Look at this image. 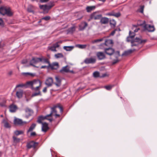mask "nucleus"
<instances>
[{
    "label": "nucleus",
    "instance_id": "obj_5",
    "mask_svg": "<svg viewBox=\"0 0 157 157\" xmlns=\"http://www.w3.org/2000/svg\"><path fill=\"white\" fill-rule=\"evenodd\" d=\"M41 57L40 58L33 57L32 60L30 61V65L33 66L34 67H36V66L34 65V64H36L39 62H41Z\"/></svg>",
    "mask_w": 157,
    "mask_h": 157
},
{
    "label": "nucleus",
    "instance_id": "obj_34",
    "mask_svg": "<svg viewBox=\"0 0 157 157\" xmlns=\"http://www.w3.org/2000/svg\"><path fill=\"white\" fill-rule=\"evenodd\" d=\"M22 74L25 76H27L28 75H30L31 76L33 77L34 76V75L31 73L29 72H24L22 73Z\"/></svg>",
    "mask_w": 157,
    "mask_h": 157
},
{
    "label": "nucleus",
    "instance_id": "obj_25",
    "mask_svg": "<svg viewBox=\"0 0 157 157\" xmlns=\"http://www.w3.org/2000/svg\"><path fill=\"white\" fill-rule=\"evenodd\" d=\"M55 6V2L53 1L50 2L48 5H45L46 10H50L52 7Z\"/></svg>",
    "mask_w": 157,
    "mask_h": 157
},
{
    "label": "nucleus",
    "instance_id": "obj_31",
    "mask_svg": "<svg viewBox=\"0 0 157 157\" xmlns=\"http://www.w3.org/2000/svg\"><path fill=\"white\" fill-rule=\"evenodd\" d=\"M87 45L86 44H78L76 45V47L80 49H84L86 48Z\"/></svg>",
    "mask_w": 157,
    "mask_h": 157
},
{
    "label": "nucleus",
    "instance_id": "obj_40",
    "mask_svg": "<svg viewBox=\"0 0 157 157\" xmlns=\"http://www.w3.org/2000/svg\"><path fill=\"white\" fill-rule=\"evenodd\" d=\"M110 25H112L114 26H115L116 24V22L114 19L110 20Z\"/></svg>",
    "mask_w": 157,
    "mask_h": 157
},
{
    "label": "nucleus",
    "instance_id": "obj_62",
    "mask_svg": "<svg viewBox=\"0 0 157 157\" xmlns=\"http://www.w3.org/2000/svg\"><path fill=\"white\" fill-rule=\"evenodd\" d=\"M102 40V39H98V40H95V42H98V41H101Z\"/></svg>",
    "mask_w": 157,
    "mask_h": 157
},
{
    "label": "nucleus",
    "instance_id": "obj_2",
    "mask_svg": "<svg viewBox=\"0 0 157 157\" xmlns=\"http://www.w3.org/2000/svg\"><path fill=\"white\" fill-rule=\"evenodd\" d=\"M41 62L48 64V67H50V69L52 70H57L59 67V64L57 62H53L51 64L49 59L44 56L41 57Z\"/></svg>",
    "mask_w": 157,
    "mask_h": 157
},
{
    "label": "nucleus",
    "instance_id": "obj_22",
    "mask_svg": "<svg viewBox=\"0 0 157 157\" xmlns=\"http://www.w3.org/2000/svg\"><path fill=\"white\" fill-rule=\"evenodd\" d=\"M88 26V24L86 22H84L82 23V25H79V29L80 31H82L84 30Z\"/></svg>",
    "mask_w": 157,
    "mask_h": 157
},
{
    "label": "nucleus",
    "instance_id": "obj_38",
    "mask_svg": "<svg viewBox=\"0 0 157 157\" xmlns=\"http://www.w3.org/2000/svg\"><path fill=\"white\" fill-rule=\"evenodd\" d=\"M15 134L17 136H18L20 134H22L23 133V132L22 131H16L15 132Z\"/></svg>",
    "mask_w": 157,
    "mask_h": 157
},
{
    "label": "nucleus",
    "instance_id": "obj_30",
    "mask_svg": "<svg viewBox=\"0 0 157 157\" xmlns=\"http://www.w3.org/2000/svg\"><path fill=\"white\" fill-rule=\"evenodd\" d=\"M63 48L66 51H70L74 48V47L73 46H64Z\"/></svg>",
    "mask_w": 157,
    "mask_h": 157
},
{
    "label": "nucleus",
    "instance_id": "obj_55",
    "mask_svg": "<svg viewBox=\"0 0 157 157\" xmlns=\"http://www.w3.org/2000/svg\"><path fill=\"white\" fill-rule=\"evenodd\" d=\"M48 87L47 86V87H45L43 89V91H42L44 93H45L47 92V88Z\"/></svg>",
    "mask_w": 157,
    "mask_h": 157
},
{
    "label": "nucleus",
    "instance_id": "obj_49",
    "mask_svg": "<svg viewBox=\"0 0 157 157\" xmlns=\"http://www.w3.org/2000/svg\"><path fill=\"white\" fill-rule=\"evenodd\" d=\"M116 31H117V29H115L114 30H113V31H112L110 34L109 36H113L114 35V34H115V32Z\"/></svg>",
    "mask_w": 157,
    "mask_h": 157
},
{
    "label": "nucleus",
    "instance_id": "obj_52",
    "mask_svg": "<svg viewBox=\"0 0 157 157\" xmlns=\"http://www.w3.org/2000/svg\"><path fill=\"white\" fill-rule=\"evenodd\" d=\"M136 25H134L133 26V29H134V28H136ZM140 29L139 28H137V29H136V28L134 30V32H138V31Z\"/></svg>",
    "mask_w": 157,
    "mask_h": 157
},
{
    "label": "nucleus",
    "instance_id": "obj_64",
    "mask_svg": "<svg viewBox=\"0 0 157 157\" xmlns=\"http://www.w3.org/2000/svg\"><path fill=\"white\" fill-rule=\"evenodd\" d=\"M2 155V151H0V157H1Z\"/></svg>",
    "mask_w": 157,
    "mask_h": 157
},
{
    "label": "nucleus",
    "instance_id": "obj_50",
    "mask_svg": "<svg viewBox=\"0 0 157 157\" xmlns=\"http://www.w3.org/2000/svg\"><path fill=\"white\" fill-rule=\"evenodd\" d=\"M147 39L144 40H141L140 44H144L147 41Z\"/></svg>",
    "mask_w": 157,
    "mask_h": 157
},
{
    "label": "nucleus",
    "instance_id": "obj_18",
    "mask_svg": "<svg viewBox=\"0 0 157 157\" xmlns=\"http://www.w3.org/2000/svg\"><path fill=\"white\" fill-rule=\"evenodd\" d=\"M136 50L135 49H129L125 51L121 55L122 56H127L132 54Z\"/></svg>",
    "mask_w": 157,
    "mask_h": 157
},
{
    "label": "nucleus",
    "instance_id": "obj_10",
    "mask_svg": "<svg viewBox=\"0 0 157 157\" xmlns=\"http://www.w3.org/2000/svg\"><path fill=\"white\" fill-rule=\"evenodd\" d=\"M104 50L105 52L107 55L109 56L112 55L114 53L115 51L112 48H105Z\"/></svg>",
    "mask_w": 157,
    "mask_h": 157
},
{
    "label": "nucleus",
    "instance_id": "obj_43",
    "mask_svg": "<svg viewBox=\"0 0 157 157\" xmlns=\"http://www.w3.org/2000/svg\"><path fill=\"white\" fill-rule=\"evenodd\" d=\"M144 6H141L140 8L139 9V11L141 13H143Z\"/></svg>",
    "mask_w": 157,
    "mask_h": 157
},
{
    "label": "nucleus",
    "instance_id": "obj_15",
    "mask_svg": "<svg viewBox=\"0 0 157 157\" xmlns=\"http://www.w3.org/2000/svg\"><path fill=\"white\" fill-rule=\"evenodd\" d=\"M105 15L106 16H114L116 17H118L121 16V13L119 12L115 13L113 11L106 13Z\"/></svg>",
    "mask_w": 157,
    "mask_h": 157
},
{
    "label": "nucleus",
    "instance_id": "obj_59",
    "mask_svg": "<svg viewBox=\"0 0 157 157\" xmlns=\"http://www.w3.org/2000/svg\"><path fill=\"white\" fill-rule=\"evenodd\" d=\"M70 29L73 31H74L75 30V27H72L70 28Z\"/></svg>",
    "mask_w": 157,
    "mask_h": 157
},
{
    "label": "nucleus",
    "instance_id": "obj_26",
    "mask_svg": "<svg viewBox=\"0 0 157 157\" xmlns=\"http://www.w3.org/2000/svg\"><path fill=\"white\" fill-rule=\"evenodd\" d=\"M23 93V92L22 90H20L19 91H17L16 93V95L18 98H21L22 97Z\"/></svg>",
    "mask_w": 157,
    "mask_h": 157
},
{
    "label": "nucleus",
    "instance_id": "obj_60",
    "mask_svg": "<svg viewBox=\"0 0 157 157\" xmlns=\"http://www.w3.org/2000/svg\"><path fill=\"white\" fill-rule=\"evenodd\" d=\"M48 1H49L48 0H40V1L41 2H48Z\"/></svg>",
    "mask_w": 157,
    "mask_h": 157
},
{
    "label": "nucleus",
    "instance_id": "obj_54",
    "mask_svg": "<svg viewBox=\"0 0 157 157\" xmlns=\"http://www.w3.org/2000/svg\"><path fill=\"white\" fill-rule=\"evenodd\" d=\"M4 25L3 21L2 18H0V25Z\"/></svg>",
    "mask_w": 157,
    "mask_h": 157
},
{
    "label": "nucleus",
    "instance_id": "obj_35",
    "mask_svg": "<svg viewBox=\"0 0 157 157\" xmlns=\"http://www.w3.org/2000/svg\"><path fill=\"white\" fill-rule=\"evenodd\" d=\"M135 35V33L133 32H132L131 31H130L129 32V36L131 38H133L134 37Z\"/></svg>",
    "mask_w": 157,
    "mask_h": 157
},
{
    "label": "nucleus",
    "instance_id": "obj_48",
    "mask_svg": "<svg viewBox=\"0 0 157 157\" xmlns=\"http://www.w3.org/2000/svg\"><path fill=\"white\" fill-rule=\"evenodd\" d=\"M4 126L6 128H9L10 127V125L7 122L5 123Z\"/></svg>",
    "mask_w": 157,
    "mask_h": 157
},
{
    "label": "nucleus",
    "instance_id": "obj_28",
    "mask_svg": "<svg viewBox=\"0 0 157 157\" xmlns=\"http://www.w3.org/2000/svg\"><path fill=\"white\" fill-rule=\"evenodd\" d=\"M67 66H66L63 67L62 69L60 70V72L61 73L68 72L69 71L68 69L67 68Z\"/></svg>",
    "mask_w": 157,
    "mask_h": 157
},
{
    "label": "nucleus",
    "instance_id": "obj_29",
    "mask_svg": "<svg viewBox=\"0 0 157 157\" xmlns=\"http://www.w3.org/2000/svg\"><path fill=\"white\" fill-rule=\"evenodd\" d=\"M36 124L33 123L30 126L28 130L27 131V132L32 131L35 128L36 126Z\"/></svg>",
    "mask_w": 157,
    "mask_h": 157
},
{
    "label": "nucleus",
    "instance_id": "obj_47",
    "mask_svg": "<svg viewBox=\"0 0 157 157\" xmlns=\"http://www.w3.org/2000/svg\"><path fill=\"white\" fill-rule=\"evenodd\" d=\"M49 49L52 51L56 52L57 51V50L56 49V48L54 46L51 47L49 48Z\"/></svg>",
    "mask_w": 157,
    "mask_h": 157
},
{
    "label": "nucleus",
    "instance_id": "obj_37",
    "mask_svg": "<svg viewBox=\"0 0 157 157\" xmlns=\"http://www.w3.org/2000/svg\"><path fill=\"white\" fill-rule=\"evenodd\" d=\"M13 141L17 143L18 142L20 141V139L18 138H17L16 137L14 136L13 137Z\"/></svg>",
    "mask_w": 157,
    "mask_h": 157
},
{
    "label": "nucleus",
    "instance_id": "obj_46",
    "mask_svg": "<svg viewBox=\"0 0 157 157\" xmlns=\"http://www.w3.org/2000/svg\"><path fill=\"white\" fill-rule=\"evenodd\" d=\"M141 40V39L140 38L136 37L135 38V39L134 40H135L136 42H137L138 43V44H140V42Z\"/></svg>",
    "mask_w": 157,
    "mask_h": 157
},
{
    "label": "nucleus",
    "instance_id": "obj_9",
    "mask_svg": "<svg viewBox=\"0 0 157 157\" xmlns=\"http://www.w3.org/2000/svg\"><path fill=\"white\" fill-rule=\"evenodd\" d=\"M144 29L149 32H154L155 30V28L154 26L150 25L145 24L144 26Z\"/></svg>",
    "mask_w": 157,
    "mask_h": 157
},
{
    "label": "nucleus",
    "instance_id": "obj_4",
    "mask_svg": "<svg viewBox=\"0 0 157 157\" xmlns=\"http://www.w3.org/2000/svg\"><path fill=\"white\" fill-rule=\"evenodd\" d=\"M102 16L101 14H98L96 12H95L90 14V18L89 19L88 21H90L92 19L95 20H99L101 19Z\"/></svg>",
    "mask_w": 157,
    "mask_h": 157
},
{
    "label": "nucleus",
    "instance_id": "obj_21",
    "mask_svg": "<svg viewBox=\"0 0 157 157\" xmlns=\"http://www.w3.org/2000/svg\"><path fill=\"white\" fill-rule=\"evenodd\" d=\"M10 111L12 113L16 111L17 109V106L13 104H12L9 106Z\"/></svg>",
    "mask_w": 157,
    "mask_h": 157
},
{
    "label": "nucleus",
    "instance_id": "obj_44",
    "mask_svg": "<svg viewBox=\"0 0 157 157\" xmlns=\"http://www.w3.org/2000/svg\"><path fill=\"white\" fill-rule=\"evenodd\" d=\"M26 86V84H18L16 86L15 88L20 87H23L24 86Z\"/></svg>",
    "mask_w": 157,
    "mask_h": 157
},
{
    "label": "nucleus",
    "instance_id": "obj_45",
    "mask_svg": "<svg viewBox=\"0 0 157 157\" xmlns=\"http://www.w3.org/2000/svg\"><path fill=\"white\" fill-rule=\"evenodd\" d=\"M41 95L40 92V91H39L38 93H33L32 95V97H34L38 95Z\"/></svg>",
    "mask_w": 157,
    "mask_h": 157
},
{
    "label": "nucleus",
    "instance_id": "obj_32",
    "mask_svg": "<svg viewBox=\"0 0 157 157\" xmlns=\"http://www.w3.org/2000/svg\"><path fill=\"white\" fill-rule=\"evenodd\" d=\"M114 86V85H109L105 86L104 87L107 90H110Z\"/></svg>",
    "mask_w": 157,
    "mask_h": 157
},
{
    "label": "nucleus",
    "instance_id": "obj_23",
    "mask_svg": "<svg viewBox=\"0 0 157 157\" xmlns=\"http://www.w3.org/2000/svg\"><path fill=\"white\" fill-rule=\"evenodd\" d=\"M6 99L4 98H0V106L3 107H6Z\"/></svg>",
    "mask_w": 157,
    "mask_h": 157
},
{
    "label": "nucleus",
    "instance_id": "obj_24",
    "mask_svg": "<svg viewBox=\"0 0 157 157\" xmlns=\"http://www.w3.org/2000/svg\"><path fill=\"white\" fill-rule=\"evenodd\" d=\"M96 8V6H86V10L87 12L90 13L91 11L94 10Z\"/></svg>",
    "mask_w": 157,
    "mask_h": 157
},
{
    "label": "nucleus",
    "instance_id": "obj_13",
    "mask_svg": "<svg viewBox=\"0 0 157 157\" xmlns=\"http://www.w3.org/2000/svg\"><path fill=\"white\" fill-rule=\"evenodd\" d=\"M37 144V143H35L33 141H31L27 144L26 146L28 149H30L32 147L35 148Z\"/></svg>",
    "mask_w": 157,
    "mask_h": 157
},
{
    "label": "nucleus",
    "instance_id": "obj_58",
    "mask_svg": "<svg viewBox=\"0 0 157 157\" xmlns=\"http://www.w3.org/2000/svg\"><path fill=\"white\" fill-rule=\"evenodd\" d=\"M118 61H119V60H114L112 64H116V63H117Z\"/></svg>",
    "mask_w": 157,
    "mask_h": 157
},
{
    "label": "nucleus",
    "instance_id": "obj_53",
    "mask_svg": "<svg viewBox=\"0 0 157 157\" xmlns=\"http://www.w3.org/2000/svg\"><path fill=\"white\" fill-rule=\"evenodd\" d=\"M47 68L48 69H49V68H50V67H48V66H41L40 68L41 69H42V68Z\"/></svg>",
    "mask_w": 157,
    "mask_h": 157
},
{
    "label": "nucleus",
    "instance_id": "obj_42",
    "mask_svg": "<svg viewBox=\"0 0 157 157\" xmlns=\"http://www.w3.org/2000/svg\"><path fill=\"white\" fill-rule=\"evenodd\" d=\"M51 17L49 16H46L42 18L41 19V20H44L46 21H48L50 19Z\"/></svg>",
    "mask_w": 157,
    "mask_h": 157
},
{
    "label": "nucleus",
    "instance_id": "obj_41",
    "mask_svg": "<svg viewBox=\"0 0 157 157\" xmlns=\"http://www.w3.org/2000/svg\"><path fill=\"white\" fill-rule=\"evenodd\" d=\"M39 7L41 9H42L44 11H45L46 10L45 5H40Z\"/></svg>",
    "mask_w": 157,
    "mask_h": 157
},
{
    "label": "nucleus",
    "instance_id": "obj_6",
    "mask_svg": "<svg viewBox=\"0 0 157 157\" xmlns=\"http://www.w3.org/2000/svg\"><path fill=\"white\" fill-rule=\"evenodd\" d=\"M40 117V116L38 117L37 120V122L39 124H42V131L44 132H46L49 129V127H48V124L46 123H43L42 122V121H41V123H39L38 121V120Z\"/></svg>",
    "mask_w": 157,
    "mask_h": 157
},
{
    "label": "nucleus",
    "instance_id": "obj_51",
    "mask_svg": "<svg viewBox=\"0 0 157 157\" xmlns=\"http://www.w3.org/2000/svg\"><path fill=\"white\" fill-rule=\"evenodd\" d=\"M56 48L59 47V45L58 44V42H56L55 44H53V46Z\"/></svg>",
    "mask_w": 157,
    "mask_h": 157
},
{
    "label": "nucleus",
    "instance_id": "obj_36",
    "mask_svg": "<svg viewBox=\"0 0 157 157\" xmlns=\"http://www.w3.org/2000/svg\"><path fill=\"white\" fill-rule=\"evenodd\" d=\"M135 40H132L131 41V46L133 47L134 46H138L139 44H136L135 43Z\"/></svg>",
    "mask_w": 157,
    "mask_h": 157
},
{
    "label": "nucleus",
    "instance_id": "obj_1",
    "mask_svg": "<svg viewBox=\"0 0 157 157\" xmlns=\"http://www.w3.org/2000/svg\"><path fill=\"white\" fill-rule=\"evenodd\" d=\"M59 107L60 109V112L62 113L63 111V108L62 107L60 106H57L56 105H54L53 107H50L51 108V113L49 114L46 115L45 116H40L38 120V121L39 123H41V121L44 120H48L50 122H51L53 120L52 116L53 113H55L54 116L56 118L57 117H60V115L59 114H57V111L56 110V108Z\"/></svg>",
    "mask_w": 157,
    "mask_h": 157
},
{
    "label": "nucleus",
    "instance_id": "obj_33",
    "mask_svg": "<svg viewBox=\"0 0 157 157\" xmlns=\"http://www.w3.org/2000/svg\"><path fill=\"white\" fill-rule=\"evenodd\" d=\"M55 56L56 58H59L63 57V56L62 53H58L57 54H55Z\"/></svg>",
    "mask_w": 157,
    "mask_h": 157
},
{
    "label": "nucleus",
    "instance_id": "obj_3",
    "mask_svg": "<svg viewBox=\"0 0 157 157\" xmlns=\"http://www.w3.org/2000/svg\"><path fill=\"white\" fill-rule=\"evenodd\" d=\"M0 13L3 15H6L9 17H11L13 14L10 8L4 7H2L0 8Z\"/></svg>",
    "mask_w": 157,
    "mask_h": 157
},
{
    "label": "nucleus",
    "instance_id": "obj_63",
    "mask_svg": "<svg viewBox=\"0 0 157 157\" xmlns=\"http://www.w3.org/2000/svg\"><path fill=\"white\" fill-rule=\"evenodd\" d=\"M58 90H53V89H51L50 90L52 92V91H57Z\"/></svg>",
    "mask_w": 157,
    "mask_h": 157
},
{
    "label": "nucleus",
    "instance_id": "obj_39",
    "mask_svg": "<svg viewBox=\"0 0 157 157\" xmlns=\"http://www.w3.org/2000/svg\"><path fill=\"white\" fill-rule=\"evenodd\" d=\"M93 76L95 78H97L100 76L99 73L98 72V71H95L94 72L93 74Z\"/></svg>",
    "mask_w": 157,
    "mask_h": 157
},
{
    "label": "nucleus",
    "instance_id": "obj_61",
    "mask_svg": "<svg viewBox=\"0 0 157 157\" xmlns=\"http://www.w3.org/2000/svg\"><path fill=\"white\" fill-rule=\"evenodd\" d=\"M130 38V37L129 36H128V37H127V41L128 42H129L130 41V40L129 39V38Z\"/></svg>",
    "mask_w": 157,
    "mask_h": 157
},
{
    "label": "nucleus",
    "instance_id": "obj_27",
    "mask_svg": "<svg viewBox=\"0 0 157 157\" xmlns=\"http://www.w3.org/2000/svg\"><path fill=\"white\" fill-rule=\"evenodd\" d=\"M37 80H34L32 81H29L28 82H27V84L30 85L32 86V87H33V86H34L36 85V82Z\"/></svg>",
    "mask_w": 157,
    "mask_h": 157
},
{
    "label": "nucleus",
    "instance_id": "obj_56",
    "mask_svg": "<svg viewBox=\"0 0 157 157\" xmlns=\"http://www.w3.org/2000/svg\"><path fill=\"white\" fill-rule=\"evenodd\" d=\"M36 135V133L35 132H32L30 134L31 136H35Z\"/></svg>",
    "mask_w": 157,
    "mask_h": 157
},
{
    "label": "nucleus",
    "instance_id": "obj_14",
    "mask_svg": "<svg viewBox=\"0 0 157 157\" xmlns=\"http://www.w3.org/2000/svg\"><path fill=\"white\" fill-rule=\"evenodd\" d=\"M100 20V23H101V24H107L109 23V19L105 17H102Z\"/></svg>",
    "mask_w": 157,
    "mask_h": 157
},
{
    "label": "nucleus",
    "instance_id": "obj_12",
    "mask_svg": "<svg viewBox=\"0 0 157 157\" xmlns=\"http://www.w3.org/2000/svg\"><path fill=\"white\" fill-rule=\"evenodd\" d=\"M105 44L108 48H112L113 46V42L112 40H105Z\"/></svg>",
    "mask_w": 157,
    "mask_h": 157
},
{
    "label": "nucleus",
    "instance_id": "obj_17",
    "mask_svg": "<svg viewBox=\"0 0 157 157\" xmlns=\"http://www.w3.org/2000/svg\"><path fill=\"white\" fill-rule=\"evenodd\" d=\"M53 83V80L52 78H49L46 80L45 82V84L47 85L48 87L51 86H52Z\"/></svg>",
    "mask_w": 157,
    "mask_h": 157
},
{
    "label": "nucleus",
    "instance_id": "obj_16",
    "mask_svg": "<svg viewBox=\"0 0 157 157\" xmlns=\"http://www.w3.org/2000/svg\"><path fill=\"white\" fill-rule=\"evenodd\" d=\"M96 61L95 58H86L84 60V63L86 64H89L91 63H94Z\"/></svg>",
    "mask_w": 157,
    "mask_h": 157
},
{
    "label": "nucleus",
    "instance_id": "obj_20",
    "mask_svg": "<svg viewBox=\"0 0 157 157\" xmlns=\"http://www.w3.org/2000/svg\"><path fill=\"white\" fill-rule=\"evenodd\" d=\"M97 56L99 60L104 59L105 56L104 53L101 52H98L97 53Z\"/></svg>",
    "mask_w": 157,
    "mask_h": 157
},
{
    "label": "nucleus",
    "instance_id": "obj_7",
    "mask_svg": "<svg viewBox=\"0 0 157 157\" xmlns=\"http://www.w3.org/2000/svg\"><path fill=\"white\" fill-rule=\"evenodd\" d=\"M35 83L36 84H38V85L35 87H34V86L31 87L32 89L35 91H40V87L41 86V82L40 80H37Z\"/></svg>",
    "mask_w": 157,
    "mask_h": 157
},
{
    "label": "nucleus",
    "instance_id": "obj_57",
    "mask_svg": "<svg viewBox=\"0 0 157 157\" xmlns=\"http://www.w3.org/2000/svg\"><path fill=\"white\" fill-rule=\"evenodd\" d=\"M27 63V60L26 59H23L22 60L21 63L22 64H26Z\"/></svg>",
    "mask_w": 157,
    "mask_h": 157
},
{
    "label": "nucleus",
    "instance_id": "obj_11",
    "mask_svg": "<svg viewBox=\"0 0 157 157\" xmlns=\"http://www.w3.org/2000/svg\"><path fill=\"white\" fill-rule=\"evenodd\" d=\"M14 123L15 124L22 125L27 123L26 121H23L22 120L19 118H16L14 120Z\"/></svg>",
    "mask_w": 157,
    "mask_h": 157
},
{
    "label": "nucleus",
    "instance_id": "obj_19",
    "mask_svg": "<svg viewBox=\"0 0 157 157\" xmlns=\"http://www.w3.org/2000/svg\"><path fill=\"white\" fill-rule=\"evenodd\" d=\"M55 79L56 82L54 83L57 87H60L61 85V80L58 76H56Z\"/></svg>",
    "mask_w": 157,
    "mask_h": 157
},
{
    "label": "nucleus",
    "instance_id": "obj_8",
    "mask_svg": "<svg viewBox=\"0 0 157 157\" xmlns=\"http://www.w3.org/2000/svg\"><path fill=\"white\" fill-rule=\"evenodd\" d=\"M25 111L26 113L25 117L27 118L31 116L33 113V110L32 109L28 107L25 108Z\"/></svg>",
    "mask_w": 157,
    "mask_h": 157
}]
</instances>
